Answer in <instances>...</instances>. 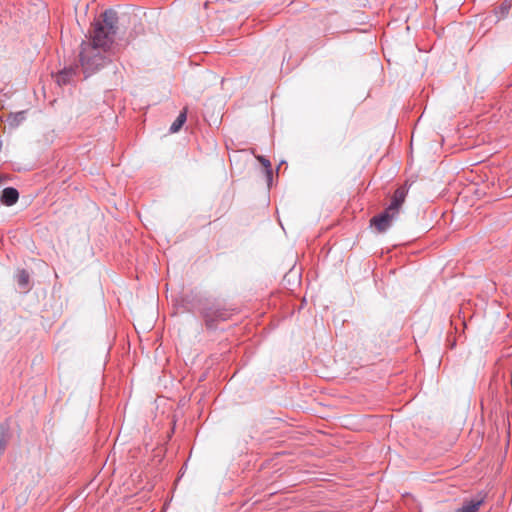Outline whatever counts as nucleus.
<instances>
[{
  "label": "nucleus",
  "instance_id": "f257e3e1",
  "mask_svg": "<svg viewBox=\"0 0 512 512\" xmlns=\"http://www.w3.org/2000/svg\"><path fill=\"white\" fill-rule=\"evenodd\" d=\"M101 16L102 21L94 24L91 41L81 43L79 57L84 78L111 63L109 49L118 31V14L113 9H107Z\"/></svg>",
  "mask_w": 512,
  "mask_h": 512
},
{
  "label": "nucleus",
  "instance_id": "f03ea898",
  "mask_svg": "<svg viewBox=\"0 0 512 512\" xmlns=\"http://www.w3.org/2000/svg\"><path fill=\"white\" fill-rule=\"evenodd\" d=\"M220 306L221 304L215 299L201 295L187 296L185 299L186 310L198 313L203 318L206 329L213 328L212 315Z\"/></svg>",
  "mask_w": 512,
  "mask_h": 512
},
{
  "label": "nucleus",
  "instance_id": "7ed1b4c3",
  "mask_svg": "<svg viewBox=\"0 0 512 512\" xmlns=\"http://www.w3.org/2000/svg\"><path fill=\"white\" fill-rule=\"evenodd\" d=\"M397 217L398 216L396 214L385 208L384 211L372 217L370 223L378 232L384 233L390 228L392 221L397 219Z\"/></svg>",
  "mask_w": 512,
  "mask_h": 512
},
{
  "label": "nucleus",
  "instance_id": "20e7f679",
  "mask_svg": "<svg viewBox=\"0 0 512 512\" xmlns=\"http://www.w3.org/2000/svg\"><path fill=\"white\" fill-rule=\"evenodd\" d=\"M408 191H409V186L407 183H404L403 185L399 186L394 191L393 196L391 198V202L388 205V207H386V208L398 216L399 211L405 202Z\"/></svg>",
  "mask_w": 512,
  "mask_h": 512
},
{
  "label": "nucleus",
  "instance_id": "39448f33",
  "mask_svg": "<svg viewBox=\"0 0 512 512\" xmlns=\"http://www.w3.org/2000/svg\"><path fill=\"white\" fill-rule=\"evenodd\" d=\"M485 502V495L478 494L475 497L464 499L461 506L454 512H479Z\"/></svg>",
  "mask_w": 512,
  "mask_h": 512
},
{
  "label": "nucleus",
  "instance_id": "423d86ee",
  "mask_svg": "<svg viewBox=\"0 0 512 512\" xmlns=\"http://www.w3.org/2000/svg\"><path fill=\"white\" fill-rule=\"evenodd\" d=\"M19 199V192L14 187H6L2 190L0 195V202L5 206H12L17 203Z\"/></svg>",
  "mask_w": 512,
  "mask_h": 512
},
{
  "label": "nucleus",
  "instance_id": "0eeeda50",
  "mask_svg": "<svg viewBox=\"0 0 512 512\" xmlns=\"http://www.w3.org/2000/svg\"><path fill=\"white\" fill-rule=\"evenodd\" d=\"M80 69L78 66L65 67L58 75L57 82L59 85H67L71 83L73 78L78 75Z\"/></svg>",
  "mask_w": 512,
  "mask_h": 512
},
{
  "label": "nucleus",
  "instance_id": "6e6552de",
  "mask_svg": "<svg viewBox=\"0 0 512 512\" xmlns=\"http://www.w3.org/2000/svg\"><path fill=\"white\" fill-rule=\"evenodd\" d=\"M231 316H232V311L230 309L224 307L223 305H221L218 309H216V311L212 315L213 328L210 330L211 331L216 330L218 327V324L220 322L229 320L231 318Z\"/></svg>",
  "mask_w": 512,
  "mask_h": 512
},
{
  "label": "nucleus",
  "instance_id": "1a4fd4ad",
  "mask_svg": "<svg viewBox=\"0 0 512 512\" xmlns=\"http://www.w3.org/2000/svg\"><path fill=\"white\" fill-rule=\"evenodd\" d=\"M11 438L8 422L0 423V456L4 454Z\"/></svg>",
  "mask_w": 512,
  "mask_h": 512
},
{
  "label": "nucleus",
  "instance_id": "9d476101",
  "mask_svg": "<svg viewBox=\"0 0 512 512\" xmlns=\"http://www.w3.org/2000/svg\"><path fill=\"white\" fill-rule=\"evenodd\" d=\"M15 279L19 289L22 292H28L31 289L30 286V273L26 269H20L15 275Z\"/></svg>",
  "mask_w": 512,
  "mask_h": 512
},
{
  "label": "nucleus",
  "instance_id": "9b49d317",
  "mask_svg": "<svg viewBox=\"0 0 512 512\" xmlns=\"http://www.w3.org/2000/svg\"><path fill=\"white\" fill-rule=\"evenodd\" d=\"M26 120V111L11 112L7 116V124L10 128L15 129Z\"/></svg>",
  "mask_w": 512,
  "mask_h": 512
},
{
  "label": "nucleus",
  "instance_id": "f8f14e48",
  "mask_svg": "<svg viewBox=\"0 0 512 512\" xmlns=\"http://www.w3.org/2000/svg\"><path fill=\"white\" fill-rule=\"evenodd\" d=\"M257 160L263 165L265 177L267 180L268 187L271 186L273 180V168L270 160L265 158L264 156H257Z\"/></svg>",
  "mask_w": 512,
  "mask_h": 512
},
{
  "label": "nucleus",
  "instance_id": "ddd939ff",
  "mask_svg": "<svg viewBox=\"0 0 512 512\" xmlns=\"http://www.w3.org/2000/svg\"><path fill=\"white\" fill-rule=\"evenodd\" d=\"M186 120H187V109L185 108L179 113V115L177 116L175 121L171 124V126L169 128L170 133H177L178 131H180V129L185 124Z\"/></svg>",
  "mask_w": 512,
  "mask_h": 512
},
{
  "label": "nucleus",
  "instance_id": "4468645a",
  "mask_svg": "<svg viewBox=\"0 0 512 512\" xmlns=\"http://www.w3.org/2000/svg\"><path fill=\"white\" fill-rule=\"evenodd\" d=\"M509 9H510L509 4H507L506 2L502 3L495 11V13L497 15V19L500 20V19L504 18L508 14Z\"/></svg>",
  "mask_w": 512,
  "mask_h": 512
},
{
  "label": "nucleus",
  "instance_id": "2eb2a0df",
  "mask_svg": "<svg viewBox=\"0 0 512 512\" xmlns=\"http://www.w3.org/2000/svg\"><path fill=\"white\" fill-rule=\"evenodd\" d=\"M5 180L4 176L0 174V184Z\"/></svg>",
  "mask_w": 512,
  "mask_h": 512
}]
</instances>
